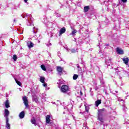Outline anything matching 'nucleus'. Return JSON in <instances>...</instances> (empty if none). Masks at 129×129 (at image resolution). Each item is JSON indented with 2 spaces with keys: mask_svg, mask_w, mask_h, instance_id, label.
Instances as JSON below:
<instances>
[{
  "mask_svg": "<svg viewBox=\"0 0 129 129\" xmlns=\"http://www.w3.org/2000/svg\"><path fill=\"white\" fill-rule=\"evenodd\" d=\"M20 118H24L25 117V111H23L19 114Z\"/></svg>",
  "mask_w": 129,
  "mask_h": 129,
  "instance_id": "11",
  "label": "nucleus"
},
{
  "mask_svg": "<svg viewBox=\"0 0 129 129\" xmlns=\"http://www.w3.org/2000/svg\"><path fill=\"white\" fill-rule=\"evenodd\" d=\"M105 110V109H104V108H103V109H100V110H99V111H98V115H102V113H103V112Z\"/></svg>",
  "mask_w": 129,
  "mask_h": 129,
  "instance_id": "15",
  "label": "nucleus"
},
{
  "mask_svg": "<svg viewBox=\"0 0 129 129\" xmlns=\"http://www.w3.org/2000/svg\"><path fill=\"white\" fill-rule=\"evenodd\" d=\"M60 91L62 93H66L69 91V87L66 85H63L61 87Z\"/></svg>",
  "mask_w": 129,
  "mask_h": 129,
  "instance_id": "1",
  "label": "nucleus"
},
{
  "mask_svg": "<svg viewBox=\"0 0 129 129\" xmlns=\"http://www.w3.org/2000/svg\"><path fill=\"white\" fill-rule=\"evenodd\" d=\"M66 32V28L65 27H62L60 29L59 31V36H61L62 34H64Z\"/></svg>",
  "mask_w": 129,
  "mask_h": 129,
  "instance_id": "6",
  "label": "nucleus"
},
{
  "mask_svg": "<svg viewBox=\"0 0 129 129\" xmlns=\"http://www.w3.org/2000/svg\"><path fill=\"white\" fill-rule=\"evenodd\" d=\"M22 99L26 107H29V101H28V98H27L26 96H24L23 97Z\"/></svg>",
  "mask_w": 129,
  "mask_h": 129,
  "instance_id": "2",
  "label": "nucleus"
},
{
  "mask_svg": "<svg viewBox=\"0 0 129 129\" xmlns=\"http://www.w3.org/2000/svg\"><path fill=\"white\" fill-rule=\"evenodd\" d=\"M32 32L34 34H36V32L35 31V27H33V30Z\"/></svg>",
  "mask_w": 129,
  "mask_h": 129,
  "instance_id": "27",
  "label": "nucleus"
},
{
  "mask_svg": "<svg viewBox=\"0 0 129 129\" xmlns=\"http://www.w3.org/2000/svg\"><path fill=\"white\" fill-rule=\"evenodd\" d=\"M31 123H32V124H36V121L35 118L31 119Z\"/></svg>",
  "mask_w": 129,
  "mask_h": 129,
  "instance_id": "20",
  "label": "nucleus"
},
{
  "mask_svg": "<svg viewBox=\"0 0 129 129\" xmlns=\"http://www.w3.org/2000/svg\"><path fill=\"white\" fill-rule=\"evenodd\" d=\"M13 59L14 61H17V59H18V56H17V55L14 54L13 55Z\"/></svg>",
  "mask_w": 129,
  "mask_h": 129,
  "instance_id": "22",
  "label": "nucleus"
},
{
  "mask_svg": "<svg viewBox=\"0 0 129 129\" xmlns=\"http://www.w3.org/2000/svg\"><path fill=\"white\" fill-rule=\"evenodd\" d=\"M80 95L81 96L83 95V93H82L81 91L80 92Z\"/></svg>",
  "mask_w": 129,
  "mask_h": 129,
  "instance_id": "29",
  "label": "nucleus"
},
{
  "mask_svg": "<svg viewBox=\"0 0 129 129\" xmlns=\"http://www.w3.org/2000/svg\"><path fill=\"white\" fill-rule=\"evenodd\" d=\"M43 86L44 87H47V84H43Z\"/></svg>",
  "mask_w": 129,
  "mask_h": 129,
  "instance_id": "28",
  "label": "nucleus"
},
{
  "mask_svg": "<svg viewBox=\"0 0 129 129\" xmlns=\"http://www.w3.org/2000/svg\"><path fill=\"white\" fill-rule=\"evenodd\" d=\"M121 1L122 3H123V4H125L127 2V0H121Z\"/></svg>",
  "mask_w": 129,
  "mask_h": 129,
  "instance_id": "26",
  "label": "nucleus"
},
{
  "mask_svg": "<svg viewBox=\"0 0 129 129\" xmlns=\"http://www.w3.org/2000/svg\"><path fill=\"white\" fill-rule=\"evenodd\" d=\"M10 115V111H9L7 109H5L4 110V116L6 119H9V116Z\"/></svg>",
  "mask_w": 129,
  "mask_h": 129,
  "instance_id": "3",
  "label": "nucleus"
},
{
  "mask_svg": "<svg viewBox=\"0 0 129 129\" xmlns=\"http://www.w3.org/2000/svg\"><path fill=\"white\" fill-rule=\"evenodd\" d=\"M73 80H76L78 78V75L75 74L73 77Z\"/></svg>",
  "mask_w": 129,
  "mask_h": 129,
  "instance_id": "21",
  "label": "nucleus"
},
{
  "mask_svg": "<svg viewBox=\"0 0 129 129\" xmlns=\"http://www.w3.org/2000/svg\"><path fill=\"white\" fill-rule=\"evenodd\" d=\"M116 52L117 54H119V55H123L124 54L123 50H122V49L120 48L119 47L116 48Z\"/></svg>",
  "mask_w": 129,
  "mask_h": 129,
  "instance_id": "4",
  "label": "nucleus"
},
{
  "mask_svg": "<svg viewBox=\"0 0 129 129\" xmlns=\"http://www.w3.org/2000/svg\"><path fill=\"white\" fill-rule=\"evenodd\" d=\"M15 81L16 83H17V84L18 85H19V86H22V83H21V82L18 81V80H17V79H15Z\"/></svg>",
  "mask_w": 129,
  "mask_h": 129,
  "instance_id": "17",
  "label": "nucleus"
},
{
  "mask_svg": "<svg viewBox=\"0 0 129 129\" xmlns=\"http://www.w3.org/2000/svg\"><path fill=\"white\" fill-rule=\"evenodd\" d=\"M40 81L41 82V83H45V78L44 77H41Z\"/></svg>",
  "mask_w": 129,
  "mask_h": 129,
  "instance_id": "19",
  "label": "nucleus"
},
{
  "mask_svg": "<svg viewBox=\"0 0 129 129\" xmlns=\"http://www.w3.org/2000/svg\"><path fill=\"white\" fill-rule=\"evenodd\" d=\"M77 33V30L76 29H74L72 32V35H74L75 34Z\"/></svg>",
  "mask_w": 129,
  "mask_h": 129,
  "instance_id": "23",
  "label": "nucleus"
},
{
  "mask_svg": "<svg viewBox=\"0 0 129 129\" xmlns=\"http://www.w3.org/2000/svg\"><path fill=\"white\" fill-rule=\"evenodd\" d=\"M95 105L96 106V107H98V106L99 105V104H101V100H97L95 102Z\"/></svg>",
  "mask_w": 129,
  "mask_h": 129,
  "instance_id": "10",
  "label": "nucleus"
},
{
  "mask_svg": "<svg viewBox=\"0 0 129 129\" xmlns=\"http://www.w3.org/2000/svg\"><path fill=\"white\" fill-rule=\"evenodd\" d=\"M51 117V116L50 115H47L46 116V123H50V122L51 121V119H50Z\"/></svg>",
  "mask_w": 129,
  "mask_h": 129,
  "instance_id": "8",
  "label": "nucleus"
},
{
  "mask_svg": "<svg viewBox=\"0 0 129 129\" xmlns=\"http://www.w3.org/2000/svg\"><path fill=\"white\" fill-rule=\"evenodd\" d=\"M98 119L101 121V122H103V118L102 117V115H98Z\"/></svg>",
  "mask_w": 129,
  "mask_h": 129,
  "instance_id": "14",
  "label": "nucleus"
},
{
  "mask_svg": "<svg viewBox=\"0 0 129 129\" xmlns=\"http://www.w3.org/2000/svg\"><path fill=\"white\" fill-rule=\"evenodd\" d=\"M122 61H123L124 64H125V65H128V57L123 58L122 59Z\"/></svg>",
  "mask_w": 129,
  "mask_h": 129,
  "instance_id": "9",
  "label": "nucleus"
},
{
  "mask_svg": "<svg viewBox=\"0 0 129 129\" xmlns=\"http://www.w3.org/2000/svg\"><path fill=\"white\" fill-rule=\"evenodd\" d=\"M25 3H27L28 2V0H24Z\"/></svg>",
  "mask_w": 129,
  "mask_h": 129,
  "instance_id": "30",
  "label": "nucleus"
},
{
  "mask_svg": "<svg viewBox=\"0 0 129 129\" xmlns=\"http://www.w3.org/2000/svg\"><path fill=\"white\" fill-rule=\"evenodd\" d=\"M28 47L29 48H32V47H34V43L32 42H30V44H29V43H27Z\"/></svg>",
  "mask_w": 129,
  "mask_h": 129,
  "instance_id": "16",
  "label": "nucleus"
},
{
  "mask_svg": "<svg viewBox=\"0 0 129 129\" xmlns=\"http://www.w3.org/2000/svg\"><path fill=\"white\" fill-rule=\"evenodd\" d=\"M71 52H72V53H75L76 52V49H75V48L72 49L71 50Z\"/></svg>",
  "mask_w": 129,
  "mask_h": 129,
  "instance_id": "25",
  "label": "nucleus"
},
{
  "mask_svg": "<svg viewBox=\"0 0 129 129\" xmlns=\"http://www.w3.org/2000/svg\"><path fill=\"white\" fill-rule=\"evenodd\" d=\"M9 119H6V127L7 129H11V124H10V123H9Z\"/></svg>",
  "mask_w": 129,
  "mask_h": 129,
  "instance_id": "5",
  "label": "nucleus"
},
{
  "mask_svg": "<svg viewBox=\"0 0 129 129\" xmlns=\"http://www.w3.org/2000/svg\"><path fill=\"white\" fill-rule=\"evenodd\" d=\"M85 110L86 111V112H88L89 111V109L88 108H87V106H85Z\"/></svg>",
  "mask_w": 129,
  "mask_h": 129,
  "instance_id": "24",
  "label": "nucleus"
},
{
  "mask_svg": "<svg viewBox=\"0 0 129 129\" xmlns=\"http://www.w3.org/2000/svg\"><path fill=\"white\" fill-rule=\"evenodd\" d=\"M89 10H90V7L89 6H87L84 7V11L85 13H87Z\"/></svg>",
  "mask_w": 129,
  "mask_h": 129,
  "instance_id": "12",
  "label": "nucleus"
},
{
  "mask_svg": "<svg viewBox=\"0 0 129 129\" xmlns=\"http://www.w3.org/2000/svg\"><path fill=\"white\" fill-rule=\"evenodd\" d=\"M41 68L43 71H46V70H47V69H46V67H45V65L44 64H42L41 66Z\"/></svg>",
  "mask_w": 129,
  "mask_h": 129,
  "instance_id": "18",
  "label": "nucleus"
},
{
  "mask_svg": "<svg viewBox=\"0 0 129 129\" xmlns=\"http://www.w3.org/2000/svg\"><path fill=\"white\" fill-rule=\"evenodd\" d=\"M57 71L58 72V73H62L63 72V68H61V67H57Z\"/></svg>",
  "mask_w": 129,
  "mask_h": 129,
  "instance_id": "13",
  "label": "nucleus"
},
{
  "mask_svg": "<svg viewBox=\"0 0 129 129\" xmlns=\"http://www.w3.org/2000/svg\"><path fill=\"white\" fill-rule=\"evenodd\" d=\"M5 105L6 108H9V107H10L11 106H10V101L8 99L6 100V101H5Z\"/></svg>",
  "mask_w": 129,
  "mask_h": 129,
  "instance_id": "7",
  "label": "nucleus"
}]
</instances>
